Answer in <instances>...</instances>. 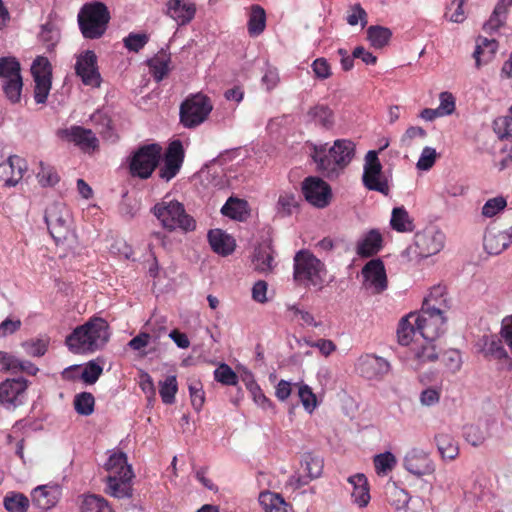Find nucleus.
Listing matches in <instances>:
<instances>
[{"instance_id":"473e14b6","label":"nucleus","mask_w":512,"mask_h":512,"mask_svg":"<svg viewBox=\"0 0 512 512\" xmlns=\"http://www.w3.org/2000/svg\"><path fill=\"white\" fill-rule=\"evenodd\" d=\"M511 5L512 0H499L489 20L484 24L483 29L490 33L498 30L504 24L505 15Z\"/></svg>"},{"instance_id":"052dcab7","label":"nucleus","mask_w":512,"mask_h":512,"mask_svg":"<svg viewBox=\"0 0 512 512\" xmlns=\"http://www.w3.org/2000/svg\"><path fill=\"white\" fill-rule=\"evenodd\" d=\"M298 396L304 408L311 413L317 406V398L306 384H298Z\"/></svg>"},{"instance_id":"cd10ccee","label":"nucleus","mask_w":512,"mask_h":512,"mask_svg":"<svg viewBox=\"0 0 512 512\" xmlns=\"http://www.w3.org/2000/svg\"><path fill=\"white\" fill-rule=\"evenodd\" d=\"M274 252L270 245H260L254 250L252 264L256 271L263 274L272 272Z\"/></svg>"},{"instance_id":"58836bf2","label":"nucleus","mask_w":512,"mask_h":512,"mask_svg":"<svg viewBox=\"0 0 512 512\" xmlns=\"http://www.w3.org/2000/svg\"><path fill=\"white\" fill-rule=\"evenodd\" d=\"M32 502L40 509L47 510L57 502V497L46 485L38 486L32 491Z\"/></svg>"},{"instance_id":"09e8293b","label":"nucleus","mask_w":512,"mask_h":512,"mask_svg":"<svg viewBox=\"0 0 512 512\" xmlns=\"http://www.w3.org/2000/svg\"><path fill=\"white\" fill-rule=\"evenodd\" d=\"M259 502L266 512H283L285 501L284 499L272 492H262L259 495Z\"/></svg>"},{"instance_id":"680f3d73","label":"nucleus","mask_w":512,"mask_h":512,"mask_svg":"<svg viewBox=\"0 0 512 512\" xmlns=\"http://www.w3.org/2000/svg\"><path fill=\"white\" fill-rule=\"evenodd\" d=\"M437 156V152L434 148L429 146L424 147L416 163L417 169L421 171L430 170L435 164Z\"/></svg>"},{"instance_id":"393cba45","label":"nucleus","mask_w":512,"mask_h":512,"mask_svg":"<svg viewBox=\"0 0 512 512\" xmlns=\"http://www.w3.org/2000/svg\"><path fill=\"white\" fill-rule=\"evenodd\" d=\"M352 486V502L359 508L366 507L370 502V488L367 477L362 473H357L348 478Z\"/></svg>"},{"instance_id":"6e6d98bb","label":"nucleus","mask_w":512,"mask_h":512,"mask_svg":"<svg viewBox=\"0 0 512 512\" xmlns=\"http://www.w3.org/2000/svg\"><path fill=\"white\" fill-rule=\"evenodd\" d=\"M20 76V64L13 57L0 58V78L10 80L13 77Z\"/></svg>"},{"instance_id":"a18cd8bd","label":"nucleus","mask_w":512,"mask_h":512,"mask_svg":"<svg viewBox=\"0 0 512 512\" xmlns=\"http://www.w3.org/2000/svg\"><path fill=\"white\" fill-rule=\"evenodd\" d=\"M413 353L414 358L419 362V364L434 362L438 358L434 341H423V343H418L416 347L413 348Z\"/></svg>"},{"instance_id":"37998d69","label":"nucleus","mask_w":512,"mask_h":512,"mask_svg":"<svg viewBox=\"0 0 512 512\" xmlns=\"http://www.w3.org/2000/svg\"><path fill=\"white\" fill-rule=\"evenodd\" d=\"M436 445L442 458L453 460L458 455V446L453 437L449 434H438L435 436Z\"/></svg>"},{"instance_id":"de8ad7c7","label":"nucleus","mask_w":512,"mask_h":512,"mask_svg":"<svg viewBox=\"0 0 512 512\" xmlns=\"http://www.w3.org/2000/svg\"><path fill=\"white\" fill-rule=\"evenodd\" d=\"M301 464L310 480L317 479L321 476L323 471V459L321 457L306 453L303 456Z\"/></svg>"},{"instance_id":"b1692460","label":"nucleus","mask_w":512,"mask_h":512,"mask_svg":"<svg viewBox=\"0 0 512 512\" xmlns=\"http://www.w3.org/2000/svg\"><path fill=\"white\" fill-rule=\"evenodd\" d=\"M512 243L510 235L494 227L487 228L483 238V246L490 255H499Z\"/></svg>"},{"instance_id":"c9c22d12","label":"nucleus","mask_w":512,"mask_h":512,"mask_svg":"<svg viewBox=\"0 0 512 512\" xmlns=\"http://www.w3.org/2000/svg\"><path fill=\"white\" fill-rule=\"evenodd\" d=\"M145 331L151 337L153 343L167 333V318L163 315L154 313L144 325Z\"/></svg>"},{"instance_id":"4c0bfd02","label":"nucleus","mask_w":512,"mask_h":512,"mask_svg":"<svg viewBox=\"0 0 512 512\" xmlns=\"http://www.w3.org/2000/svg\"><path fill=\"white\" fill-rule=\"evenodd\" d=\"M248 32L250 36L260 35L266 27V13L259 5H253L248 20Z\"/></svg>"},{"instance_id":"603ef678","label":"nucleus","mask_w":512,"mask_h":512,"mask_svg":"<svg viewBox=\"0 0 512 512\" xmlns=\"http://www.w3.org/2000/svg\"><path fill=\"white\" fill-rule=\"evenodd\" d=\"M387 497L389 503L397 510L406 507L410 501L409 494L404 489L398 487L395 483L388 486Z\"/></svg>"},{"instance_id":"4468645a","label":"nucleus","mask_w":512,"mask_h":512,"mask_svg":"<svg viewBox=\"0 0 512 512\" xmlns=\"http://www.w3.org/2000/svg\"><path fill=\"white\" fill-rule=\"evenodd\" d=\"M31 73L34 78V99L38 104L47 101L52 85V66L46 57L38 56L32 63Z\"/></svg>"},{"instance_id":"79ce46f5","label":"nucleus","mask_w":512,"mask_h":512,"mask_svg":"<svg viewBox=\"0 0 512 512\" xmlns=\"http://www.w3.org/2000/svg\"><path fill=\"white\" fill-rule=\"evenodd\" d=\"M221 213L232 219L242 221L247 215V202L230 197L221 208Z\"/></svg>"},{"instance_id":"bf43d9fd","label":"nucleus","mask_w":512,"mask_h":512,"mask_svg":"<svg viewBox=\"0 0 512 512\" xmlns=\"http://www.w3.org/2000/svg\"><path fill=\"white\" fill-rule=\"evenodd\" d=\"M214 377L218 382L224 385H236L238 382V376L236 373L225 363H222L215 369Z\"/></svg>"},{"instance_id":"338daca9","label":"nucleus","mask_w":512,"mask_h":512,"mask_svg":"<svg viewBox=\"0 0 512 512\" xmlns=\"http://www.w3.org/2000/svg\"><path fill=\"white\" fill-rule=\"evenodd\" d=\"M148 42L146 34L130 33L124 38V46L133 52H139Z\"/></svg>"},{"instance_id":"2eb2a0df","label":"nucleus","mask_w":512,"mask_h":512,"mask_svg":"<svg viewBox=\"0 0 512 512\" xmlns=\"http://www.w3.org/2000/svg\"><path fill=\"white\" fill-rule=\"evenodd\" d=\"M302 192L305 199L317 208H325L332 198L329 184L319 177H307L302 183Z\"/></svg>"},{"instance_id":"6ab92c4d","label":"nucleus","mask_w":512,"mask_h":512,"mask_svg":"<svg viewBox=\"0 0 512 512\" xmlns=\"http://www.w3.org/2000/svg\"><path fill=\"white\" fill-rule=\"evenodd\" d=\"M365 288L373 294H380L387 288L385 267L380 259L370 260L362 269Z\"/></svg>"},{"instance_id":"7c9ffc66","label":"nucleus","mask_w":512,"mask_h":512,"mask_svg":"<svg viewBox=\"0 0 512 512\" xmlns=\"http://www.w3.org/2000/svg\"><path fill=\"white\" fill-rule=\"evenodd\" d=\"M309 121L325 129H331L334 126L333 111L326 105L317 104L311 107L307 112Z\"/></svg>"},{"instance_id":"c03bdc74","label":"nucleus","mask_w":512,"mask_h":512,"mask_svg":"<svg viewBox=\"0 0 512 512\" xmlns=\"http://www.w3.org/2000/svg\"><path fill=\"white\" fill-rule=\"evenodd\" d=\"M392 32L389 28L383 26H370L367 29V38L374 48H383L388 44Z\"/></svg>"},{"instance_id":"13d9d810","label":"nucleus","mask_w":512,"mask_h":512,"mask_svg":"<svg viewBox=\"0 0 512 512\" xmlns=\"http://www.w3.org/2000/svg\"><path fill=\"white\" fill-rule=\"evenodd\" d=\"M396 465V458L391 452L378 454L374 457V466L378 474H386Z\"/></svg>"},{"instance_id":"a878e982","label":"nucleus","mask_w":512,"mask_h":512,"mask_svg":"<svg viewBox=\"0 0 512 512\" xmlns=\"http://www.w3.org/2000/svg\"><path fill=\"white\" fill-rule=\"evenodd\" d=\"M208 241L214 252L222 256L230 255L235 249V241L220 229L210 230Z\"/></svg>"},{"instance_id":"9b49d317","label":"nucleus","mask_w":512,"mask_h":512,"mask_svg":"<svg viewBox=\"0 0 512 512\" xmlns=\"http://www.w3.org/2000/svg\"><path fill=\"white\" fill-rule=\"evenodd\" d=\"M411 317L423 341H435L445 331L444 312L421 309L417 314L411 313Z\"/></svg>"},{"instance_id":"c85d7f7f","label":"nucleus","mask_w":512,"mask_h":512,"mask_svg":"<svg viewBox=\"0 0 512 512\" xmlns=\"http://www.w3.org/2000/svg\"><path fill=\"white\" fill-rule=\"evenodd\" d=\"M382 247V236L376 229L370 230L356 246V253L361 257H370Z\"/></svg>"},{"instance_id":"864d4df0","label":"nucleus","mask_w":512,"mask_h":512,"mask_svg":"<svg viewBox=\"0 0 512 512\" xmlns=\"http://www.w3.org/2000/svg\"><path fill=\"white\" fill-rule=\"evenodd\" d=\"M178 391L176 376L170 375L163 382H160L159 394L165 404H173Z\"/></svg>"},{"instance_id":"0eeeda50","label":"nucleus","mask_w":512,"mask_h":512,"mask_svg":"<svg viewBox=\"0 0 512 512\" xmlns=\"http://www.w3.org/2000/svg\"><path fill=\"white\" fill-rule=\"evenodd\" d=\"M45 222L56 244L74 242L75 234L71 229V215L63 203H52L45 211Z\"/></svg>"},{"instance_id":"0e129e2a","label":"nucleus","mask_w":512,"mask_h":512,"mask_svg":"<svg viewBox=\"0 0 512 512\" xmlns=\"http://www.w3.org/2000/svg\"><path fill=\"white\" fill-rule=\"evenodd\" d=\"M48 343V340L45 339L30 340L24 342L22 347L28 355L41 357L47 352Z\"/></svg>"},{"instance_id":"aec40b11","label":"nucleus","mask_w":512,"mask_h":512,"mask_svg":"<svg viewBox=\"0 0 512 512\" xmlns=\"http://www.w3.org/2000/svg\"><path fill=\"white\" fill-rule=\"evenodd\" d=\"M184 161V149L180 140L172 141L165 153L164 164L159 170V177L165 181L174 178Z\"/></svg>"},{"instance_id":"4be33fe9","label":"nucleus","mask_w":512,"mask_h":512,"mask_svg":"<svg viewBox=\"0 0 512 512\" xmlns=\"http://www.w3.org/2000/svg\"><path fill=\"white\" fill-rule=\"evenodd\" d=\"M66 139L73 142L84 152L95 151L99 147V140L95 133L81 126H72L63 132Z\"/></svg>"},{"instance_id":"8fccbe9b","label":"nucleus","mask_w":512,"mask_h":512,"mask_svg":"<svg viewBox=\"0 0 512 512\" xmlns=\"http://www.w3.org/2000/svg\"><path fill=\"white\" fill-rule=\"evenodd\" d=\"M38 182L43 187H51L56 185L60 177L54 167L45 164L43 161L39 162V171L36 174Z\"/></svg>"},{"instance_id":"39448f33","label":"nucleus","mask_w":512,"mask_h":512,"mask_svg":"<svg viewBox=\"0 0 512 512\" xmlns=\"http://www.w3.org/2000/svg\"><path fill=\"white\" fill-rule=\"evenodd\" d=\"M107 6L99 1L86 3L78 13L80 31L86 39H99L105 33L110 21Z\"/></svg>"},{"instance_id":"a19ab883","label":"nucleus","mask_w":512,"mask_h":512,"mask_svg":"<svg viewBox=\"0 0 512 512\" xmlns=\"http://www.w3.org/2000/svg\"><path fill=\"white\" fill-rule=\"evenodd\" d=\"M416 334H418V330L411 314L402 318L397 329L398 342L407 346L414 340Z\"/></svg>"},{"instance_id":"412c9836","label":"nucleus","mask_w":512,"mask_h":512,"mask_svg":"<svg viewBox=\"0 0 512 512\" xmlns=\"http://www.w3.org/2000/svg\"><path fill=\"white\" fill-rule=\"evenodd\" d=\"M27 171V162L17 155H11L6 162L0 163V177L5 186L14 187Z\"/></svg>"},{"instance_id":"a211bd4d","label":"nucleus","mask_w":512,"mask_h":512,"mask_svg":"<svg viewBox=\"0 0 512 512\" xmlns=\"http://www.w3.org/2000/svg\"><path fill=\"white\" fill-rule=\"evenodd\" d=\"M403 466L417 477L430 475L435 471V464L429 453L419 448H413L407 452L403 459Z\"/></svg>"},{"instance_id":"dca6fc26","label":"nucleus","mask_w":512,"mask_h":512,"mask_svg":"<svg viewBox=\"0 0 512 512\" xmlns=\"http://www.w3.org/2000/svg\"><path fill=\"white\" fill-rule=\"evenodd\" d=\"M75 71L84 85L98 88L101 85V75L97 66V56L92 50H87L77 57Z\"/></svg>"},{"instance_id":"f3484780","label":"nucleus","mask_w":512,"mask_h":512,"mask_svg":"<svg viewBox=\"0 0 512 512\" xmlns=\"http://www.w3.org/2000/svg\"><path fill=\"white\" fill-rule=\"evenodd\" d=\"M356 371L366 379H381L390 371V363L379 356L365 354L355 363Z\"/></svg>"},{"instance_id":"774afa93","label":"nucleus","mask_w":512,"mask_h":512,"mask_svg":"<svg viewBox=\"0 0 512 512\" xmlns=\"http://www.w3.org/2000/svg\"><path fill=\"white\" fill-rule=\"evenodd\" d=\"M102 367L90 361L82 371L81 378L87 384H94L102 374Z\"/></svg>"},{"instance_id":"9d476101","label":"nucleus","mask_w":512,"mask_h":512,"mask_svg":"<svg viewBox=\"0 0 512 512\" xmlns=\"http://www.w3.org/2000/svg\"><path fill=\"white\" fill-rule=\"evenodd\" d=\"M161 151V146L155 143L143 145L135 151L129 164L132 176L149 178L159 163Z\"/></svg>"},{"instance_id":"e2e57ef3","label":"nucleus","mask_w":512,"mask_h":512,"mask_svg":"<svg viewBox=\"0 0 512 512\" xmlns=\"http://www.w3.org/2000/svg\"><path fill=\"white\" fill-rule=\"evenodd\" d=\"M507 206V201L503 196H497L488 199L482 207V215L493 217Z\"/></svg>"},{"instance_id":"72a5a7b5","label":"nucleus","mask_w":512,"mask_h":512,"mask_svg":"<svg viewBox=\"0 0 512 512\" xmlns=\"http://www.w3.org/2000/svg\"><path fill=\"white\" fill-rule=\"evenodd\" d=\"M511 5L512 0H499L489 20L484 24L483 29L490 33L498 30L504 24L505 15Z\"/></svg>"},{"instance_id":"2f4dec72","label":"nucleus","mask_w":512,"mask_h":512,"mask_svg":"<svg viewBox=\"0 0 512 512\" xmlns=\"http://www.w3.org/2000/svg\"><path fill=\"white\" fill-rule=\"evenodd\" d=\"M390 226L400 233L413 232L415 229L414 220L404 207H395L392 210Z\"/></svg>"},{"instance_id":"f257e3e1","label":"nucleus","mask_w":512,"mask_h":512,"mask_svg":"<svg viewBox=\"0 0 512 512\" xmlns=\"http://www.w3.org/2000/svg\"><path fill=\"white\" fill-rule=\"evenodd\" d=\"M355 156V144L348 139L335 140L327 148V144H312L311 157L317 171L332 180L338 178Z\"/></svg>"},{"instance_id":"f704fd0d","label":"nucleus","mask_w":512,"mask_h":512,"mask_svg":"<svg viewBox=\"0 0 512 512\" xmlns=\"http://www.w3.org/2000/svg\"><path fill=\"white\" fill-rule=\"evenodd\" d=\"M484 357L488 359L504 360L510 359L502 340L496 336L487 337L482 348Z\"/></svg>"},{"instance_id":"5701e85b","label":"nucleus","mask_w":512,"mask_h":512,"mask_svg":"<svg viewBox=\"0 0 512 512\" xmlns=\"http://www.w3.org/2000/svg\"><path fill=\"white\" fill-rule=\"evenodd\" d=\"M166 6V15L179 26L190 23L196 14V5L190 0H169Z\"/></svg>"},{"instance_id":"5fc2aeb1","label":"nucleus","mask_w":512,"mask_h":512,"mask_svg":"<svg viewBox=\"0 0 512 512\" xmlns=\"http://www.w3.org/2000/svg\"><path fill=\"white\" fill-rule=\"evenodd\" d=\"M95 399L89 392L77 394L74 399V407L78 414L88 416L94 411Z\"/></svg>"},{"instance_id":"bb28decb","label":"nucleus","mask_w":512,"mask_h":512,"mask_svg":"<svg viewBox=\"0 0 512 512\" xmlns=\"http://www.w3.org/2000/svg\"><path fill=\"white\" fill-rule=\"evenodd\" d=\"M446 288L442 285L432 287L429 294L424 298L421 309L426 311L446 312L448 309V301L445 297Z\"/></svg>"},{"instance_id":"6e6552de","label":"nucleus","mask_w":512,"mask_h":512,"mask_svg":"<svg viewBox=\"0 0 512 512\" xmlns=\"http://www.w3.org/2000/svg\"><path fill=\"white\" fill-rule=\"evenodd\" d=\"M445 242V235L435 227L426 228L414 236V245L405 250L409 258H427L439 253Z\"/></svg>"},{"instance_id":"f03ea898","label":"nucleus","mask_w":512,"mask_h":512,"mask_svg":"<svg viewBox=\"0 0 512 512\" xmlns=\"http://www.w3.org/2000/svg\"><path fill=\"white\" fill-rule=\"evenodd\" d=\"M108 322L100 317H93L83 325L76 327L66 337V345L73 353H92L101 349L109 340Z\"/></svg>"},{"instance_id":"7ed1b4c3","label":"nucleus","mask_w":512,"mask_h":512,"mask_svg":"<svg viewBox=\"0 0 512 512\" xmlns=\"http://www.w3.org/2000/svg\"><path fill=\"white\" fill-rule=\"evenodd\" d=\"M104 468L109 473L105 480V492L118 499L131 498L134 473L131 465L127 463L126 454L121 451L112 452Z\"/></svg>"},{"instance_id":"69168bd1","label":"nucleus","mask_w":512,"mask_h":512,"mask_svg":"<svg viewBox=\"0 0 512 512\" xmlns=\"http://www.w3.org/2000/svg\"><path fill=\"white\" fill-rule=\"evenodd\" d=\"M297 207V200L292 193H283L279 196L277 202V211L283 216H288L292 213L293 208Z\"/></svg>"},{"instance_id":"423d86ee","label":"nucleus","mask_w":512,"mask_h":512,"mask_svg":"<svg viewBox=\"0 0 512 512\" xmlns=\"http://www.w3.org/2000/svg\"><path fill=\"white\" fill-rule=\"evenodd\" d=\"M326 273L325 265L309 251L301 250L294 256L295 281L321 289Z\"/></svg>"},{"instance_id":"4d7b16f0","label":"nucleus","mask_w":512,"mask_h":512,"mask_svg":"<svg viewBox=\"0 0 512 512\" xmlns=\"http://www.w3.org/2000/svg\"><path fill=\"white\" fill-rule=\"evenodd\" d=\"M22 78L21 75L13 77L10 80L4 81L3 90L6 97L12 102L16 103L20 100L22 91Z\"/></svg>"},{"instance_id":"f8f14e48","label":"nucleus","mask_w":512,"mask_h":512,"mask_svg":"<svg viewBox=\"0 0 512 512\" xmlns=\"http://www.w3.org/2000/svg\"><path fill=\"white\" fill-rule=\"evenodd\" d=\"M364 186L371 191H377L384 195L389 194V185L383 175L382 165L378 158V152L370 150L365 156L364 171L362 175Z\"/></svg>"},{"instance_id":"ea45409f","label":"nucleus","mask_w":512,"mask_h":512,"mask_svg":"<svg viewBox=\"0 0 512 512\" xmlns=\"http://www.w3.org/2000/svg\"><path fill=\"white\" fill-rule=\"evenodd\" d=\"M169 62L170 58L164 52L158 53L155 57L148 61L150 73L156 82H160L168 74Z\"/></svg>"},{"instance_id":"ddd939ff","label":"nucleus","mask_w":512,"mask_h":512,"mask_svg":"<svg viewBox=\"0 0 512 512\" xmlns=\"http://www.w3.org/2000/svg\"><path fill=\"white\" fill-rule=\"evenodd\" d=\"M30 382L23 378H7L0 383V405L4 408L16 409L26 401Z\"/></svg>"},{"instance_id":"e433bc0d","label":"nucleus","mask_w":512,"mask_h":512,"mask_svg":"<svg viewBox=\"0 0 512 512\" xmlns=\"http://www.w3.org/2000/svg\"><path fill=\"white\" fill-rule=\"evenodd\" d=\"M80 512H113V510L104 497L89 494L83 496Z\"/></svg>"},{"instance_id":"49530a36","label":"nucleus","mask_w":512,"mask_h":512,"mask_svg":"<svg viewBox=\"0 0 512 512\" xmlns=\"http://www.w3.org/2000/svg\"><path fill=\"white\" fill-rule=\"evenodd\" d=\"M286 310H287L288 317L290 318V320L291 321L301 320L302 322L300 323V325H302V326L306 325V326L318 327L321 325L320 322H317L314 319V316L309 311L302 309L299 305L287 304Z\"/></svg>"},{"instance_id":"1a4fd4ad","label":"nucleus","mask_w":512,"mask_h":512,"mask_svg":"<svg viewBox=\"0 0 512 512\" xmlns=\"http://www.w3.org/2000/svg\"><path fill=\"white\" fill-rule=\"evenodd\" d=\"M210 99L201 94L187 98L180 106V122L186 128H194L203 123L212 111Z\"/></svg>"},{"instance_id":"c756f323","label":"nucleus","mask_w":512,"mask_h":512,"mask_svg":"<svg viewBox=\"0 0 512 512\" xmlns=\"http://www.w3.org/2000/svg\"><path fill=\"white\" fill-rule=\"evenodd\" d=\"M498 48V43L494 39L479 37L477 40L476 49L473 53L476 67L479 68L482 64L490 62Z\"/></svg>"},{"instance_id":"3c124183","label":"nucleus","mask_w":512,"mask_h":512,"mask_svg":"<svg viewBox=\"0 0 512 512\" xmlns=\"http://www.w3.org/2000/svg\"><path fill=\"white\" fill-rule=\"evenodd\" d=\"M3 503L9 512H26L29 508V499L21 493L6 495Z\"/></svg>"},{"instance_id":"20e7f679","label":"nucleus","mask_w":512,"mask_h":512,"mask_svg":"<svg viewBox=\"0 0 512 512\" xmlns=\"http://www.w3.org/2000/svg\"><path fill=\"white\" fill-rule=\"evenodd\" d=\"M151 212L168 231L180 229L189 232L196 228V221L186 213L179 201L163 199L153 206Z\"/></svg>"}]
</instances>
